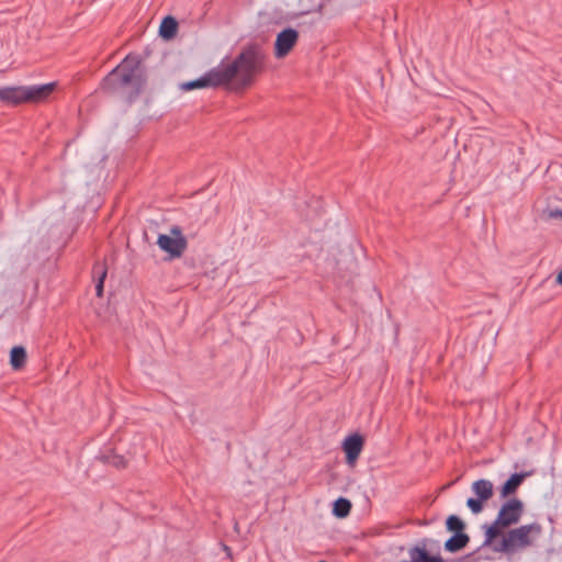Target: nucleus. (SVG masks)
Masks as SVG:
<instances>
[{
    "instance_id": "ddd939ff",
    "label": "nucleus",
    "mask_w": 562,
    "mask_h": 562,
    "mask_svg": "<svg viewBox=\"0 0 562 562\" xmlns=\"http://www.w3.org/2000/svg\"><path fill=\"white\" fill-rule=\"evenodd\" d=\"M178 30V22L172 16H166L162 19L160 27H159V34L165 40H171L175 37Z\"/></svg>"
},
{
    "instance_id": "f03ea898",
    "label": "nucleus",
    "mask_w": 562,
    "mask_h": 562,
    "mask_svg": "<svg viewBox=\"0 0 562 562\" xmlns=\"http://www.w3.org/2000/svg\"><path fill=\"white\" fill-rule=\"evenodd\" d=\"M145 76L136 56H127L102 81L108 92H123L128 99L136 97L145 85Z\"/></svg>"
},
{
    "instance_id": "39448f33",
    "label": "nucleus",
    "mask_w": 562,
    "mask_h": 562,
    "mask_svg": "<svg viewBox=\"0 0 562 562\" xmlns=\"http://www.w3.org/2000/svg\"><path fill=\"white\" fill-rule=\"evenodd\" d=\"M55 83L31 87H4L0 88V100L10 104L24 102H40L45 100L54 90Z\"/></svg>"
},
{
    "instance_id": "f8f14e48",
    "label": "nucleus",
    "mask_w": 562,
    "mask_h": 562,
    "mask_svg": "<svg viewBox=\"0 0 562 562\" xmlns=\"http://www.w3.org/2000/svg\"><path fill=\"white\" fill-rule=\"evenodd\" d=\"M469 542V536L464 532H458L448 539L445 549L449 552H457L463 549Z\"/></svg>"
},
{
    "instance_id": "f257e3e1",
    "label": "nucleus",
    "mask_w": 562,
    "mask_h": 562,
    "mask_svg": "<svg viewBox=\"0 0 562 562\" xmlns=\"http://www.w3.org/2000/svg\"><path fill=\"white\" fill-rule=\"evenodd\" d=\"M265 54L259 46L246 47L234 60L216 68L221 86L240 90L252 85L263 67Z\"/></svg>"
},
{
    "instance_id": "6ab92c4d",
    "label": "nucleus",
    "mask_w": 562,
    "mask_h": 562,
    "mask_svg": "<svg viewBox=\"0 0 562 562\" xmlns=\"http://www.w3.org/2000/svg\"><path fill=\"white\" fill-rule=\"evenodd\" d=\"M550 218H561L562 220V210H550L548 213Z\"/></svg>"
},
{
    "instance_id": "6e6552de",
    "label": "nucleus",
    "mask_w": 562,
    "mask_h": 562,
    "mask_svg": "<svg viewBox=\"0 0 562 562\" xmlns=\"http://www.w3.org/2000/svg\"><path fill=\"white\" fill-rule=\"evenodd\" d=\"M299 41V32L292 27L282 30L274 42V56L282 59L290 54Z\"/></svg>"
},
{
    "instance_id": "9d476101",
    "label": "nucleus",
    "mask_w": 562,
    "mask_h": 562,
    "mask_svg": "<svg viewBox=\"0 0 562 562\" xmlns=\"http://www.w3.org/2000/svg\"><path fill=\"white\" fill-rule=\"evenodd\" d=\"M218 75L216 68L211 69L204 76L199 79L187 81L180 85L182 91H190L193 89L215 88L220 87Z\"/></svg>"
},
{
    "instance_id": "20e7f679",
    "label": "nucleus",
    "mask_w": 562,
    "mask_h": 562,
    "mask_svg": "<svg viewBox=\"0 0 562 562\" xmlns=\"http://www.w3.org/2000/svg\"><path fill=\"white\" fill-rule=\"evenodd\" d=\"M524 514V503L518 498L506 501L499 508L498 514L491 526L486 528L485 538L487 542L499 537L504 529L519 522Z\"/></svg>"
},
{
    "instance_id": "9b49d317",
    "label": "nucleus",
    "mask_w": 562,
    "mask_h": 562,
    "mask_svg": "<svg viewBox=\"0 0 562 562\" xmlns=\"http://www.w3.org/2000/svg\"><path fill=\"white\" fill-rule=\"evenodd\" d=\"M526 477L525 473H515L513 474L501 487L499 494L502 498H506L509 495L514 494L517 488L521 485Z\"/></svg>"
},
{
    "instance_id": "423d86ee",
    "label": "nucleus",
    "mask_w": 562,
    "mask_h": 562,
    "mask_svg": "<svg viewBox=\"0 0 562 562\" xmlns=\"http://www.w3.org/2000/svg\"><path fill=\"white\" fill-rule=\"evenodd\" d=\"M157 245L172 260L184 254L188 241L182 234V229L179 226H172L168 234L158 235Z\"/></svg>"
},
{
    "instance_id": "0eeeda50",
    "label": "nucleus",
    "mask_w": 562,
    "mask_h": 562,
    "mask_svg": "<svg viewBox=\"0 0 562 562\" xmlns=\"http://www.w3.org/2000/svg\"><path fill=\"white\" fill-rule=\"evenodd\" d=\"M472 492L476 497H470L467 506L473 514H480L483 510V504L494 495V485L490 480L480 479L472 483Z\"/></svg>"
},
{
    "instance_id": "1a4fd4ad",
    "label": "nucleus",
    "mask_w": 562,
    "mask_h": 562,
    "mask_svg": "<svg viewBox=\"0 0 562 562\" xmlns=\"http://www.w3.org/2000/svg\"><path fill=\"white\" fill-rule=\"evenodd\" d=\"M363 438L359 434L348 436L342 442V450L346 453V461L353 465L363 449Z\"/></svg>"
},
{
    "instance_id": "aec40b11",
    "label": "nucleus",
    "mask_w": 562,
    "mask_h": 562,
    "mask_svg": "<svg viewBox=\"0 0 562 562\" xmlns=\"http://www.w3.org/2000/svg\"><path fill=\"white\" fill-rule=\"evenodd\" d=\"M557 283L558 284H562V270L559 272L558 277H557Z\"/></svg>"
},
{
    "instance_id": "f3484780",
    "label": "nucleus",
    "mask_w": 562,
    "mask_h": 562,
    "mask_svg": "<svg viewBox=\"0 0 562 562\" xmlns=\"http://www.w3.org/2000/svg\"><path fill=\"white\" fill-rule=\"evenodd\" d=\"M447 528H448V530L454 531L456 533H458V532H462V530L464 528V524L458 516L451 515L447 519Z\"/></svg>"
},
{
    "instance_id": "dca6fc26",
    "label": "nucleus",
    "mask_w": 562,
    "mask_h": 562,
    "mask_svg": "<svg viewBox=\"0 0 562 562\" xmlns=\"http://www.w3.org/2000/svg\"><path fill=\"white\" fill-rule=\"evenodd\" d=\"M94 273L98 274V282H97V285H95V292H97V295L99 297L102 296L103 294V284H104V280L106 278V267L105 265H101V263H98L94 266V269H93Z\"/></svg>"
},
{
    "instance_id": "2eb2a0df",
    "label": "nucleus",
    "mask_w": 562,
    "mask_h": 562,
    "mask_svg": "<svg viewBox=\"0 0 562 562\" xmlns=\"http://www.w3.org/2000/svg\"><path fill=\"white\" fill-rule=\"evenodd\" d=\"M351 509V503L344 497L338 498L334 503L333 514L338 518H345L349 515Z\"/></svg>"
},
{
    "instance_id": "a211bd4d",
    "label": "nucleus",
    "mask_w": 562,
    "mask_h": 562,
    "mask_svg": "<svg viewBox=\"0 0 562 562\" xmlns=\"http://www.w3.org/2000/svg\"><path fill=\"white\" fill-rule=\"evenodd\" d=\"M104 461L116 468H125L127 465L126 459L117 454L104 456Z\"/></svg>"
},
{
    "instance_id": "4468645a",
    "label": "nucleus",
    "mask_w": 562,
    "mask_h": 562,
    "mask_svg": "<svg viewBox=\"0 0 562 562\" xmlns=\"http://www.w3.org/2000/svg\"><path fill=\"white\" fill-rule=\"evenodd\" d=\"M26 361V351L21 346H15L10 352V364L14 370H19L24 367Z\"/></svg>"
},
{
    "instance_id": "7ed1b4c3",
    "label": "nucleus",
    "mask_w": 562,
    "mask_h": 562,
    "mask_svg": "<svg viewBox=\"0 0 562 562\" xmlns=\"http://www.w3.org/2000/svg\"><path fill=\"white\" fill-rule=\"evenodd\" d=\"M542 533V526L539 522L521 525L508 530L503 535L498 551L515 553L533 546Z\"/></svg>"
}]
</instances>
